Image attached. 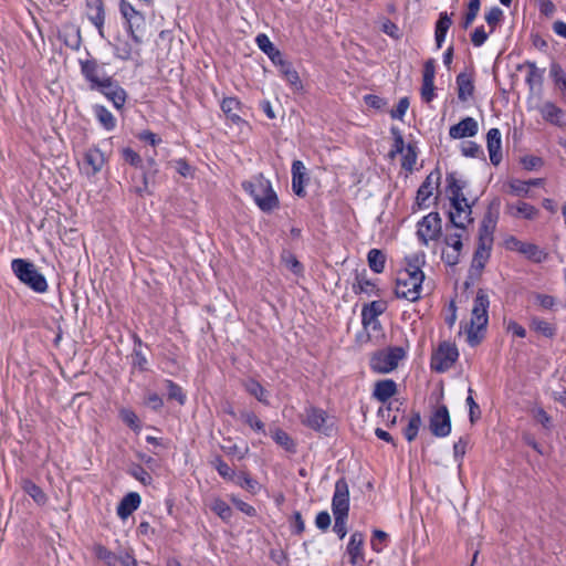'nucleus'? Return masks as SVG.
I'll return each mask as SVG.
<instances>
[{"label":"nucleus","instance_id":"obj_1","mask_svg":"<svg viewBox=\"0 0 566 566\" xmlns=\"http://www.w3.org/2000/svg\"><path fill=\"white\" fill-rule=\"evenodd\" d=\"M470 234L465 227L447 226L441 250V259L448 265H455L460 262L463 254L465 242Z\"/></svg>","mask_w":566,"mask_h":566},{"label":"nucleus","instance_id":"obj_2","mask_svg":"<svg viewBox=\"0 0 566 566\" xmlns=\"http://www.w3.org/2000/svg\"><path fill=\"white\" fill-rule=\"evenodd\" d=\"M489 304L490 302L486 293L483 290H479L471 311L470 326L467 329V340L471 346L478 345L481 340L480 332L489 322Z\"/></svg>","mask_w":566,"mask_h":566},{"label":"nucleus","instance_id":"obj_3","mask_svg":"<svg viewBox=\"0 0 566 566\" xmlns=\"http://www.w3.org/2000/svg\"><path fill=\"white\" fill-rule=\"evenodd\" d=\"M451 210L449 212L450 222L455 227L468 228L472 223L471 206L463 196L461 187L453 179L449 187Z\"/></svg>","mask_w":566,"mask_h":566},{"label":"nucleus","instance_id":"obj_4","mask_svg":"<svg viewBox=\"0 0 566 566\" xmlns=\"http://www.w3.org/2000/svg\"><path fill=\"white\" fill-rule=\"evenodd\" d=\"M11 269L14 275L34 292L44 293L48 290L46 279L29 260L14 259Z\"/></svg>","mask_w":566,"mask_h":566},{"label":"nucleus","instance_id":"obj_5","mask_svg":"<svg viewBox=\"0 0 566 566\" xmlns=\"http://www.w3.org/2000/svg\"><path fill=\"white\" fill-rule=\"evenodd\" d=\"M242 186L244 190L253 197L255 203L262 211L270 212L277 208L279 200L269 180L256 178L253 181L243 182Z\"/></svg>","mask_w":566,"mask_h":566},{"label":"nucleus","instance_id":"obj_6","mask_svg":"<svg viewBox=\"0 0 566 566\" xmlns=\"http://www.w3.org/2000/svg\"><path fill=\"white\" fill-rule=\"evenodd\" d=\"M424 274L400 272L395 293L400 298L417 301L420 297Z\"/></svg>","mask_w":566,"mask_h":566},{"label":"nucleus","instance_id":"obj_7","mask_svg":"<svg viewBox=\"0 0 566 566\" xmlns=\"http://www.w3.org/2000/svg\"><path fill=\"white\" fill-rule=\"evenodd\" d=\"M406 353L401 347H390L380 350L370 359V366L374 371L379 374H388L397 368L399 361L405 357Z\"/></svg>","mask_w":566,"mask_h":566},{"label":"nucleus","instance_id":"obj_8","mask_svg":"<svg viewBox=\"0 0 566 566\" xmlns=\"http://www.w3.org/2000/svg\"><path fill=\"white\" fill-rule=\"evenodd\" d=\"M442 233V220L438 212H430L417 224V237L424 244L437 241Z\"/></svg>","mask_w":566,"mask_h":566},{"label":"nucleus","instance_id":"obj_9","mask_svg":"<svg viewBox=\"0 0 566 566\" xmlns=\"http://www.w3.org/2000/svg\"><path fill=\"white\" fill-rule=\"evenodd\" d=\"M77 60L81 73L90 82L92 88H98L108 78L103 67L88 53Z\"/></svg>","mask_w":566,"mask_h":566},{"label":"nucleus","instance_id":"obj_10","mask_svg":"<svg viewBox=\"0 0 566 566\" xmlns=\"http://www.w3.org/2000/svg\"><path fill=\"white\" fill-rule=\"evenodd\" d=\"M459 353L453 344L444 342L439 345L431 358V367L437 371H446L458 359Z\"/></svg>","mask_w":566,"mask_h":566},{"label":"nucleus","instance_id":"obj_11","mask_svg":"<svg viewBox=\"0 0 566 566\" xmlns=\"http://www.w3.org/2000/svg\"><path fill=\"white\" fill-rule=\"evenodd\" d=\"M492 233L486 226H484L479 235V244L472 259V268L482 270L490 258V250L492 247Z\"/></svg>","mask_w":566,"mask_h":566},{"label":"nucleus","instance_id":"obj_12","mask_svg":"<svg viewBox=\"0 0 566 566\" xmlns=\"http://www.w3.org/2000/svg\"><path fill=\"white\" fill-rule=\"evenodd\" d=\"M506 248L511 251L523 254L535 263H541L546 259V253L543 252L537 245L530 242H523L513 237L506 240Z\"/></svg>","mask_w":566,"mask_h":566},{"label":"nucleus","instance_id":"obj_13","mask_svg":"<svg viewBox=\"0 0 566 566\" xmlns=\"http://www.w3.org/2000/svg\"><path fill=\"white\" fill-rule=\"evenodd\" d=\"M332 511L334 515H347L349 511V489L344 479L335 484V491L332 499Z\"/></svg>","mask_w":566,"mask_h":566},{"label":"nucleus","instance_id":"obj_14","mask_svg":"<svg viewBox=\"0 0 566 566\" xmlns=\"http://www.w3.org/2000/svg\"><path fill=\"white\" fill-rule=\"evenodd\" d=\"M429 427L436 437H447L450 433L451 419L446 406H440L433 411Z\"/></svg>","mask_w":566,"mask_h":566},{"label":"nucleus","instance_id":"obj_15","mask_svg":"<svg viewBox=\"0 0 566 566\" xmlns=\"http://www.w3.org/2000/svg\"><path fill=\"white\" fill-rule=\"evenodd\" d=\"M98 90L114 104L116 108H122L126 102V92L117 83L108 77Z\"/></svg>","mask_w":566,"mask_h":566},{"label":"nucleus","instance_id":"obj_16","mask_svg":"<svg viewBox=\"0 0 566 566\" xmlns=\"http://www.w3.org/2000/svg\"><path fill=\"white\" fill-rule=\"evenodd\" d=\"M308 181L307 169L301 160L292 164V189L298 197L305 196V185Z\"/></svg>","mask_w":566,"mask_h":566},{"label":"nucleus","instance_id":"obj_17","mask_svg":"<svg viewBox=\"0 0 566 566\" xmlns=\"http://www.w3.org/2000/svg\"><path fill=\"white\" fill-rule=\"evenodd\" d=\"M478 129V122L472 117H465L460 123L450 127L449 135L453 139H461L476 135Z\"/></svg>","mask_w":566,"mask_h":566},{"label":"nucleus","instance_id":"obj_18","mask_svg":"<svg viewBox=\"0 0 566 566\" xmlns=\"http://www.w3.org/2000/svg\"><path fill=\"white\" fill-rule=\"evenodd\" d=\"M505 209L511 217L517 219L534 220L539 214L538 209L524 201L507 203Z\"/></svg>","mask_w":566,"mask_h":566},{"label":"nucleus","instance_id":"obj_19","mask_svg":"<svg viewBox=\"0 0 566 566\" xmlns=\"http://www.w3.org/2000/svg\"><path fill=\"white\" fill-rule=\"evenodd\" d=\"M486 145L491 163L497 166L502 160L501 133L497 128H491L488 132Z\"/></svg>","mask_w":566,"mask_h":566},{"label":"nucleus","instance_id":"obj_20","mask_svg":"<svg viewBox=\"0 0 566 566\" xmlns=\"http://www.w3.org/2000/svg\"><path fill=\"white\" fill-rule=\"evenodd\" d=\"M327 421L325 411L310 407L302 415V423L317 431L324 430Z\"/></svg>","mask_w":566,"mask_h":566},{"label":"nucleus","instance_id":"obj_21","mask_svg":"<svg viewBox=\"0 0 566 566\" xmlns=\"http://www.w3.org/2000/svg\"><path fill=\"white\" fill-rule=\"evenodd\" d=\"M364 535L360 532H354L350 535L349 543L347 545V554L349 555V562L352 565H357L364 562Z\"/></svg>","mask_w":566,"mask_h":566},{"label":"nucleus","instance_id":"obj_22","mask_svg":"<svg viewBox=\"0 0 566 566\" xmlns=\"http://www.w3.org/2000/svg\"><path fill=\"white\" fill-rule=\"evenodd\" d=\"M87 15L103 36L104 8L102 0H87Z\"/></svg>","mask_w":566,"mask_h":566},{"label":"nucleus","instance_id":"obj_23","mask_svg":"<svg viewBox=\"0 0 566 566\" xmlns=\"http://www.w3.org/2000/svg\"><path fill=\"white\" fill-rule=\"evenodd\" d=\"M439 176L430 174L417 192V202L419 206H426L427 200L432 196L437 188Z\"/></svg>","mask_w":566,"mask_h":566},{"label":"nucleus","instance_id":"obj_24","mask_svg":"<svg viewBox=\"0 0 566 566\" xmlns=\"http://www.w3.org/2000/svg\"><path fill=\"white\" fill-rule=\"evenodd\" d=\"M140 504V496L137 493H129L120 501L117 507V514L123 518H127Z\"/></svg>","mask_w":566,"mask_h":566},{"label":"nucleus","instance_id":"obj_25","mask_svg":"<svg viewBox=\"0 0 566 566\" xmlns=\"http://www.w3.org/2000/svg\"><path fill=\"white\" fill-rule=\"evenodd\" d=\"M21 488L24 491L25 494H28L32 500L39 504L43 505L45 504L48 497L43 490L36 485L33 481L29 479H24L21 483Z\"/></svg>","mask_w":566,"mask_h":566},{"label":"nucleus","instance_id":"obj_26","mask_svg":"<svg viewBox=\"0 0 566 566\" xmlns=\"http://www.w3.org/2000/svg\"><path fill=\"white\" fill-rule=\"evenodd\" d=\"M426 263V255L423 252H413L406 256V268L403 272L412 274H423L421 268Z\"/></svg>","mask_w":566,"mask_h":566},{"label":"nucleus","instance_id":"obj_27","mask_svg":"<svg viewBox=\"0 0 566 566\" xmlns=\"http://www.w3.org/2000/svg\"><path fill=\"white\" fill-rule=\"evenodd\" d=\"M541 114L544 119L553 124H563L564 113L560 108L551 102H546L541 107Z\"/></svg>","mask_w":566,"mask_h":566},{"label":"nucleus","instance_id":"obj_28","mask_svg":"<svg viewBox=\"0 0 566 566\" xmlns=\"http://www.w3.org/2000/svg\"><path fill=\"white\" fill-rule=\"evenodd\" d=\"M395 392L396 384L390 379L380 380L375 385L374 396L380 401H386L392 397Z\"/></svg>","mask_w":566,"mask_h":566},{"label":"nucleus","instance_id":"obj_29","mask_svg":"<svg viewBox=\"0 0 566 566\" xmlns=\"http://www.w3.org/2000/svg\"><path fill=\"white\" fill-rule=\"evenodd\" d=\"M280 73L294 91H301L303 88L302 81L291 63H281Z\"/></svg>","mask_w":566,"mask_h":566},{"label":"nucleus","instance_id":"obj_30","mask_svg":"<svg viewBox=\"0 0 566 566\" xmlns=\"http://www.w3.org/2000/svg\"><path fill=\"white\" fill-rule=\"evenodd\" d=\"M458 96L461 101H467L473 94V83L471 77L465 73H460L457 77Z\"/></svg>","mask_w":566,"mask_h":566},{"label":"nucleus","instance_id":"obj_31","mask_svg":"<svg viewBox=\"0 0 566 566\" xmlns=\"http://www.w3.org/2000/svg\"><path fill=\"white\" fill-rule=\"evenodd\" d=\"M271 437L273 440L286 451H294L295 443L293 439L282 429L274 428L271 430Z\"/></svg>","mask_w":566,"mask_h":566},{"label":"nucleus","instance_id":"obj_32","mask_svg":"<svg viewBox=\"0 0 566 566\" xmlns=\"http://www.w3.org/2000/svg\"><path fill=\"white\" fill-rule=\"evenodd\" d=\"M104 161V156L98 149H90L84 157V163L91 168L92 172L98 171Z\"/></svg>","mask_w":566,"mask_h":566},{"label":"nucleus","instance_id":"obj_33","mask_svg":"<svg viewBox=\"0 0 566 566\" xmlns=\"http://www.w3.org/2000/svg\"><path fill=\"white\" fill-rule=\"evenodd\" d=\"M451 23H452V21L448 17L447 13H442L440 15V18L437 22V27H436V41H437L438 48H441L442 42L444 41L447 31L449 30Z\"/></svg>","mask_w":566,"mask_h":566},{"label":"nucleus","instance_id":"obj_34","mask_svg":"<svg viewBox=\"0 0 566 566\" xmlns=\"http://www.w3.org/2000/svg\"><path fill=\"white\" fill-rule=\"evenodd\" d=\"M240 103L238 99L228 97L222 101L221 107L223 113L232 120L239 122L241 118L237 111L239 109Z\"/></svg>","mask_w":566,"mask_h":566},{"label":"nucleus","instance_id":"obj_35","mask_svg":"<svg viewBox=\"0 0 566 566\" xmlns=\"http://www.w3.org/2000/svg\"><path fill=\"white\" fill-rule=\"evenodd\" d=\"M95 115L99 123L108 130L113 129L116 125V119L112 115V113L106 109L104 106L95 107Z\"/></svg>","mask_w":566,"mask_h":566},{"label":"nucleus","instance_id":"obj_36","mask_svg":"<svg viewBox=\"0 0 566 566\" xmlns=\"http://www.w3.org/2000/svg\"><path fill=\"white\" fill-rule=\"evenodd\" d=\"M368 263L376 273H381L385 268V255L380 250L373 249L368 252Z\"/></svg>","mask_w":566,"mask_h":566},{"label":"nucleus","instance_id":"obj_37","mask_svg":"<svg viewBox=\"0 0 566 566\" xmlns=\"http://www.w3.org/2000/svg\"><path fill=\"white\" fill-rule=\"evenodd\" d=\"M510 192L517 197H530V184L520 179H512L507 182Z\"/></svg>","mask_w":566,"mask_h":566},{"label":"nucleus","instance_id":"obj_38","mask_svg":"<svg viewBox=\"0 0 566 566\" xmlns=\"http://www.w3.org/2000/svg\"><path fill=\"white\" fill-rule=\"evenodd\" d=\"M95 555L99 560L105 563L107 566H115L118 563V555L111 552L104 546H96Z\"/></svg>","mask_w":566,"mask_h":566},{"label":"nucleus","instance_id":"obj_39","mask_svg":"<svg viewBox=\"0 0 566 566\" xmlns=\"http://www.w3.org/2000/svg\"><path fill=\"white\" fill-rule=\"evenodd\" d=\"M551 75L556 87L566 95V74L563 69L558 64L554 63L551 67Z\"/></svg>","mask_w":566,"mask_h":566},{"label":"nucleus","instance_id":"obj_40","mask_svg":"<svg viewBox=\"0 0 566 566\" xmlns=\"http://www.w3.org/2000/svg\"><path fill=\"white\" fill-rule=\"evenodd\" d=\"M210 509L223 521H229L231 518L232 511L230 506L220 499H214Z\"/></svg>","mask_w":566,"mask_h":566},{"label":"nucleus","instance_id":"obj_41","mask_svg":"<svg viewBox=\"0 0 566 566\" xmlns=\"http://www.w3.org/2000/svg\"><path fill=\"white\" fill-rule=\"evenodd\" d=\"M237 484H239L241 488H243L251 494H256L261 489V485L259 484V482L253 480L252 478H250L247 474L239 475L237 479Z\"/></svg>","mask_w":566,"mask_h":566},{"label":"nucleus","instance_id":"obj_42","mask_svg":"<svg viewBox=\"0 0 566 566\" xmlns=\"http://www.w3.org/2000/svg\"><path fill=\"white\" fill-rule=\"evenodd\" d=\"M120 12L130 24L143 20L134 7L125 0L120 1Z\"/></svg>","mask_w":566,"mask_h":566},{"label":"nucleus","instance_id":"obj_43","mask_svg":"<svg viewBox=\"0 0 566 566\" xmlns=\"http://www.w3.org/2000/svg\"><path fill=\"white\" fill-rule=\"evenodd\" d=\"M420 426H421V417L419 413H415L410 418L409 424L405 431V436L408 441H412L417 437Z\"/></svg>","mask_w":566,"mask_h":566},{"label":"nucleus","instance_id":"obj_44","mask_svg":"<svg viewBox=\"0 0 566 566\" xmlns=\"http://www.w3.org/2000/svg\"><path fill=\"white\" fill-rule=\"evenodd\" d=\"M166 387L168 390V398L170 400H177L180 405L185 403L186 396L184 395L182 389L178 385L174 384L170 380H167Z\"/></svg>","mask_w":566,"mask_h":566},{"label":"nucleus","instance_id":"obj_45","mask_svg":"<svg viewBox=\"0 0 566 566\" xmlns=\"http://www.w3.org/2000/svg\"><path fill=\"white\" fill-rule=\"evenodd\" d=\"M417 154L411 145H408L402 153V167L407 170H411L416 165Z\"/></svg>","mask_w":566,"mask_h":566},{"label":"nucleus","instance_id":"obj_46","mask_svg":"<svg viewBox=\"0 0 566 566\" xmlns=\"http://www.w3.org/2000/svg\"><path fill=\"white\" fill-rule=\"evenodd\" d=\"M120 418L122 420L127 423L133 430L139 431V420L136 413L129 409H123L120 410Z\"/></svg>","mask_w":566,"mask_h":566},{"label":"nucleus","instance_id":"obj_47","mask_svg":"<svg viewBox=\"0 0 566 566\" xmlns=\"http://www.w3.org/2000/svg\"><path fill=\"white\" fill-rule=\"evenodd\" d=\"M243 421L258 432L265 433L264 423L253 413L247 412L242 415Z\"/></svg>","mask_w":566,"mask_h":566},{"label":"nucleus","instance_id":"obj_48","mask_svg":"<svg viewBox=\"0 0 566 566\" xmlns=\"http://www.w3.org/2000/svg\"><path fill=\"white\" fill-rule=\"evenodd\" d=\"M480 10V0H470L463 27L467 29L476 18Z\"/></svg>","mask_w":566,"mask_h":566},{"label":"nucleus","instance_id":"obj_49","mask_svg":"<svg viewBox=\"0 0 566 566\" xmlns=\"http://www.w3.org/2000/svg\"><path fill=\"white\" fill-rule=\"evenodd\" d=\"M245 388L247 390L253 395L255 398H258L260 401L262 402H265V398H264V389L263 387L254 381V380H249L247 384H245Z\"/></svg>","mask_w":566,"mask_h":566},{"label":"nucleus","instance_id":"obj_50","mask_svg":"<svg viewBox=\"0 0 566 566\" xmlns=\"http://www.w3.org/2000/svg\"><path fill=\"white\" fill-rule=\"evenodd\" d=\"M532 327L534 328V331L543 334L546 337H551L554 334L553 327L545 321L533 319Z\"/></svg>","mask_w":566,"mask_h":566},{"label":"nucleus","instance_id":"obj_51","mask_svg":"<svg viewBox=\"0 0 566 566\" xmlns=\"http://www.w3.org/2000/svg\"><path fill=\"white\" fill-rule=\"evenodd\" d=\"M503 15V12L500 8L495 7L492 8L486 14H485V21L491 27V31L494 30L495 25L500 22L501 18Z\"/></svg>","mask_w":566,"mask_h":566},{"label":"nucleus","instance_id":"obj_52","mask_svg":"<svg viewBox=\"0 0 566 566\" xmlns=\"http://www.w3.org/2000/svg\"><path fill=\"white\" fill-rule=\"evenodd\" d=\"M335 517V524H334V531L337 533V535L340 538H344L347 534V515H334Z\"/></svg>","mask_w":566,"mask_h":566},{"label":"nucleus","instance_id":"obj_53","mask_svg":"<svg viewBox=\"0 0 566 566\" xmlns=\"http://www.w3.org/2000/svg\"><path fill=\"white\" fill-rule=\"evenodd\" d=\"M381 30H382L384 33L388 34L389 36H391L394 39H399L400 38L399 28L394 22H391L388 19H384L382 20V22H381Z\"/></svg>","mask_w":566,"mask_h":566},{"label":"nucleus","instance_id":"obj_54","mask_svg":"<svg viewBox=\"0 0 566 566\" xmlns=\"http://www.w3.org/2000/svg\"><path fill=\"white\" fill-rule=\"evenodd\" d=\"M256 43H258L259 48L268 55H271V53L276 50L274 48L273 43L270 41V39L265 34H259L256 36Z\"/></svg>","mask_w":566,"mask_h":566},{"label":"nucleus","instance_id":"obj_55","mask_svg":"<svg viewBox=\"0 0 566 566\" xmlns=\"http://www.w3.org/2000/svg\"><path fill=\"white\" fill-rule=\"evenodd\" d=\"M408 107H409V99L407 97L400 98L396 108L391 111V117L401 119L403 117V115L406 114Z\"/></svg>","mask_w":566,"mask_h":566},{"label":"nucleus","instance_id":"obj_56","mask_svg":"<svg viewBox=\"0 0 566 566\" xmlns=\"http://www.w3.org/2000/svg\"><path fill=\"white\" fill-rule=\"evenodd\" d=\"M231 502L235 505V507L238 510H240L242 513H244L248 516H254L256 514V511L253 506L239 500L235 496H231Z\"/></svg>","mask_w":566,"mask_h":566},{"label":"nucleus","instance_id":"obj_57","mask_svg":"<svg viewBox=\"0 0 566 566\" xmlns=\"http://www.w3.org/2000/svg\"><path fill=\"white\" fill-rule=\"evenodd\" d=\"M535 303L544 310H551L555 305V298L546 294H536Z\"/></svg>","mask_w":566,"mask_h":566},{"label":"nucleus","instance_id":"obj_58","mask_svg":"<svg viewBox=\"0 0 566 566\" xmlns=\"http://www.w3.org/2000/svg\"><path fill=\"white\" fill-rule=\"evenodd\" d=\"M283 262L285 263L286 268L290 269L295 274H298L302 270L300 262L291 253H286L283 255Z\"/></svg>","mask_w":566,"mask_h":566},{"label":"nucleus","instance_id":"obj_59","mask_svg":"<svg viewBox=\"0 0 566 566\" xmlns=\"http://www.w3.org/2000/svg\"><path fill=\"white\" fill-rule=\"evenodd\" d=\"M533 416L537 422H539L544 428L551 427V418L546 413V411L542 408H535L533 410Z\"/></svg>","mask_w":566,"mask_h":566},{"label":"nucleus","instance_id":"obj_60","mask_svg":"<svg viewBox=\"0 0 566 566\" xmlns=\"http://www.w3.org/2000/svg\"><path fill=\"white\" fill-rule=\"evenodd\" d=\"M522 164L527 170H535L542 167L543 161L539 157L536 156H526L522 159Z\"/></svg>","mask_w":566,"mask_h":566},{"label":"nucleus","instance_id":"obj_61","mask_svg":"<svg viewBox=\"0 0 566 566\" xmlns=\"http://www.w3.org/2000/svg\"><path fill=\"white\" fill-rule=\"evenodd\" d=\"M387 539V534L380 530H376L374 532V536H373V539H371V547L374 551L376 552H380L382 549L381 546H379V544H382L385 543Z\"/></svg>","mask_w":566,"mask_h":566},{"label":"nucleus","instance_id":"obj_62","mask_svg":"<svg viewBox=\"0 0 566 566\" xmlns=\"http://www.w3.org/2000/svg\"><path fill=\"white\" fill-rule=\"evenodd\" d=\"M506 331L509 333H512L514 336H517V337H521V338L525 337V335H526L525 328L522 325H520L516 322H514V321H510V322L506 323Z\"/></svg>","mask_w":566,"mask_h":566},{"label":"nucleus","instance_id":"obj_63","mask_svg":"<svg viewBox=\"0 0 566 566\" xmlns=\"http://www.w3.org/2000/svg\"><path fill=\"white\" fill-rule=\"evenodd\" d=\"M132 475L143 484H149L151 481L150 475L140 467H135L132 469Z\"/></svg>","mask_w":566,"mask_h":566},{"label":"nucleus","instance_id":"obj_64","mask_svg":"<svg viewBox=\"0 0 566 566\" xmlns=\"http://www.w3.org/2000/svg\"><path fill=\"white\" fill-rule=\"evenodd\" d=\"M488 39V33L483 28H478L472 33L471 40L475 46H481Z\"/></svg>","mask_w":566,"mask_h":566}]
</instances>
